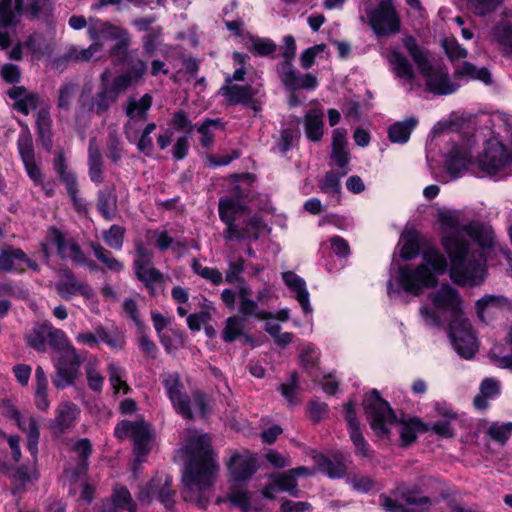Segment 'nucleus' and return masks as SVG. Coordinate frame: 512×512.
Returning <instances> with one entry per match:
<instances>
[{
    "label": "nucleus",
    "instance_id": "f257e3e1",
    "mask_svg": "<svg viewBox=\"0 0 512 512\" xmlns=\"http://www.w3.org/2000/svg\"><path fill=\"white\" fill-rule=\"evenodd\" d=\"M185 451L189 459L182 475L183 498L205 509L209 503L207 491L213 486L218 465L207 435H189Z\"/></svg>",
    "mask_w": 512,
    "mask_h": 512
},
{
    "label": "nucleus",
    "instance_id": "f03ea898",
    "mask_svg": "<svg viewBox=\"0 0 512 512\" xmlns=\"http://www.w3.org/2000/svg\"><path fill=\"white\" fill-rule=\"evenodd\" d=\"M442 245L450 258L449 275L460 286H478L486 277V258L482 251H470L468 240L459 232L442 237Z\"/></svg>",
    "mask_w": 512,
    "mask_h": 512
},
{
    "label": "nucleus",
    "instance_id": "7ed1b4c3",
    "mask_svg": "<svg viewBox=\"0 0 512 512\" xmlns=\"http://www.w3.org/2000/svg\"><path fill=\"white\" fill-rule=\"evenodd\" d=\"M423 262L415 269L399 267L396 276L397 287H394L392 279L387 281V294L393 297L401 291L413 296H419L426 288L436 287L438 279L436 274H443L448 266L446 258L436 249H428L423 253Z\"/></svg>",
    "mask_w": 512,
    "mask_h": 512
},
{
    "label": "nucleus",
    "instance_id": "20e7f679",
    "mask_svg": "<svg viewBox=\"0 0 512 512\" xmlns=\"http://www.w3.org/2000/svg\"><path fill=\"white\" fill-rule=\"evenodd\" d=\"M218 214L225 225L223 237L226 241H257L265 227L261 215L252 214L248 205L238 204L230 198L219 199Z\"/></svg>",
    "mask_w": 512,
    "mask_h": 512
},
{
    "label": "nucleus",
    "instance_id": "39448f33",
    "mask_svg": "<svg viewBox=\"0 0 512 512\" xmlns=\"http://www.w3.org/2000/svg\"><path fill=\"white\" fill-rule=\"evenodd\" d=\"M125 92L126 90L114 78L109 79V72L104 71L100 75L95 91L91 83L82 86L77 99L79 111L104 117Z\"/></svg>",
    "mask_w": 512,
    "mask_h": 512
},
{
    "label": "nucleus",
    "instance_id": "423d86ee",
    "mask_svg": "<svg viewBox=\"0 0 512 512\" xmlns=\"http://www.w3.org/2000/svg\"><path fill=\"white\" fill-rule=\"evenodd\" d=\"M404 48L417 65L419 72L425 77L426 88L436 95H449L454 93L459 85L451 81L447 72L439 65H433L428 52L421 48L415 37L407 35L402 39Z\"/></svg>",
    "mask_w": 512,
    "mask_h": 512
},
{
    "label": "nucleus",
    "instance_id": "0eeeda50",
    "mask_svg": "<svg viewBox=\"0 0 512 512\" xmlns=\"http://www.w3.org/2000/svg\"><path fill=\"white\" fill-rule=\"evenodd\" d=\"M367 421L374 433L379 437L390 434V426L398 422L397 416L390 404L384 400L378 390L373 389L364 401Z\"/></svg>",
    "mask_w": 512,
    "mask_h": 512
},
{
    "label": "nucleus",
    "instance_id": "6e6552de",
    "mask_svg": "<svg viewBox=\"0 0 512 512\" xmlns=\"http://www.w3.org/2000/svg\"><path fill=\"white\" fill-rule=\"evenodd\" d=\"M400 499L401 502L385 494L379 496L380 506L386 512H430L437 502V498L423 495L421 489L416 486L402 490Z\"/></svg>",
    "mask_w": 512,
    "mask_h": 512
},
{
    "label": "nucleus",
    "instance_id": "1a4fd4ad",
    "mask_svg": "<svg viewBox=\"0 0 512 512\" xmlns=\"http://www.w3.org/2000/svg\"><path fill=\"white\" fill-rule=\"evenodd\" d=\"M55 372L51 377L52 384L58 390L74 386L80 375V367L84 357L77 349L68 348L53 358Z\"/></svg>",
    "mask_w": 512,
    "mask_h": 512
},
{
    "label": "nucleus",
    "instance_id": "9d476101",
    "mask_svg": "<svg viewBox=\"0 0 512 512\" xmlns=\"http://www.w3.org/2000/svg\"><path fill=\"white\" fill-rule=\"evenodd\" d=\"M448 336L456 353L464 359H472L478 351V342L467 318L455 317L448 327Z\"/></svg>",
    "mask_w": 512,
    "mask_h": 512
},
{
    "label": "nucleus",
    "instance_id": "9b49d317",
    "mask_svg": "<svg viewBox=\"0 0 512 512\" xmlns=\"http://www.w3.org/2000/svg\"><path fill=\"white\" fill-rule=\"evenodd\" d=\"M47 238L51 245L56 248L57 255L62 259H71L74 263L79 266H86L90 270L96 269V264L87 258L73 238H68L56 227H50L47 232Z\"/></svg>",
    "mask_w": 512,
    "mask_h": 512
},
{
    "label": "nucleus",
    "instance_id": "f8f14e48",
    "mask_svg": "<svg viewBox=\"0 0 512 512\" xmlns=\"http://www.w3.org/2000/svg\"><path fill=\"white\" fill-rule=\"evenodd\" d=\"M369 25L378 37L389 36L400 31V18L391 0H381L378 6L367 13Z\"/></svg>",
    "mask_w": 512,
    "mask_h": 512
},
{
    "label": "nucleus",
    "instance_id": "ddd939ff",
    "mask_svg": "<svg viewBox=\"0 0 512 512\" xmlns=\"http://www.w3.org/2000/svg\"><path fill=\"white\" fill-rule=\"evenodd\" d=\"M477 162L481 171L493 175L512 162V154L501 142L489 139Z\"/></svg>",
    "mask_w": 512,
    "mask_h": 512
},
{
    "label": "nucleus",
    "instance_id": "4468645a",
    "mask_svg": "<svg viewBox=\"0 0 512 512\" xmlns=\"http://www.w3.org/2000/svg\"><path fill=\"white\" fill-rule=\"evenodd\" d=\"M162 384L177 413L184 418L192 419L191 399L185 393V387L177 372L164 373L161 375Z\"/></svg>",
    "mask_w": 512,
    "mask_h": 512
},
{
    "label": "nucleus",
    "instance_id": "2eb2a0df",
    "mask_svg": "<svg viewBox=\"0 0 512 512\" xmlns=\"http://www.w3.org/2000/svg\"><path fill=\"white\" fill-rule=\"evenodd\" d=\"M53 169L60 181L65 185L67 194L78 213L87 212L85 201L79 196V188L76 174L68 168V163L63 153H59L53 159Z\"/></svg>",
    "mask_w": 512,
    "mask_h": 512
},
{
    "label": "nucleus",
    "instance_id": "dca6fc26",
    "mask_svg": "<svg viewBox=\"0 0 512 512\" xmlns=\"http://www.w3.org/2000/svg\"><path fill=\"white\" fill-rule=\"evenodd\" d=\"M3 415L16 422L17 426L27 435V449L36 458L38 453V442L40 438L39 426L35 418L31 417L26 425L20 411L14 406L10 399H3L1 402Z\"/></svg>",
    "mask_w": 512,
    "mask_h": 512
},
{
    "label": "nucleus",
    "instance_id": "f3484780",
    "mask_svg": "<svg viewBox=\"0 0 512 512\" xmlns=\"http://www.w3.org/2000/svg\"><path fill=\"white\" fill-rule=\"evenodd\" d=\"M276 65V73L282 85L291 92L314 90L318 86L317 77L312 73H301L294 64Z\"/></svg>",
    "mask_w": 512,
    "mask_h": 512
},
{
    "label": "nucleus",
    "instance_id": "a211bd4d",
    "mask_svg": "<svg viewBox=\"0 0 512 512\" xmlns=\"http://www.w3.org/2000/svg\"><path fill=\"white\" fill-rule=\"evenodd\" d=\"M17 148L29 178L35 185H42L44 176L36 164L33 139L28 129L20 133Z\"/></svg>",
    "mask_w": 512,
    "mask_h": 512
},
{
    "label": "nucleus",
    "instance_id": "6ab92c4d",
    "mask_svg": "<svg viewBox=\"0 0 512 512\" xmlns=\"http://www.w3.org/2000/svg\"><path fill=\"white\" fill-rule=\"evenodd\" d=\"M435 309L449 312L453 318L461 317L462 299L458 290L449 284H442L439 289L428 295Z\"/></svg>",
    "mask_w": 512,
    "mask_h": 512
},
{
    "label": "nucleus",
    "instance_id": "aec40b11",
    "mask_svg": "<svg viewBox=\"0 0 512 512\" xmlns=\"http://www.w3.org/2000/svg\"><path fill=\"white\" fill-rule=\"evenodd\" d=\"M219 93L225 98L229 106L243 105L257 111L258 107L253 100L256 91L249 85H224Z\"/></svg>",
    "mask_w": 512,
    "mask_h": 512
},
{
    "label": "nucleus",
    "instance_id": "412c9836",
    "mask_svg": "<svg viewBox=\"0 0 512 512\" xmlns=\"http://www.w3.org/2000/svg\"><path fill=\"white\" fill-rule=\"evenodd\" d=\"M22 12H17L12 0H0V48L11 45V35L7 29H14L19 23Z\"/></svg>",
    "mask_w": 512,
    "mask_h": 512
},
{
    "label": "nucleus",
    "instance_id": "4be33fe9",
    "mask_svg": "<svg viewBox=\"0 0 512 512\" xmlns=\"http://www.w3.org/2000/svg\"><path fill=\"white\" fill-rule=\"evenodd\" d=\"M123 64L126 66L125 72L114 79L127 91L143 79L147 72V63L137 53H133Z\"/></svg>",
    "mask_w": 512,
    "mask_h": 512
},
{
    "label": "nucleus",
    "instance_id": "5701e85b",
    "mask_svg": "<svg viewBox=\"0 0 512 512\" xmlns=\"http://www.w3.org/2000/svg\"><path fill=\"white\" fill-rule=\"evenodd\" d=\"M55 288L58 294L66 300H70L76 294L86 298H90L93 294L91 286L79 282L71 270H64L62 279L56 284Z\"/></svg>",
    "mask_w": 512,
    "mask_h": 512
},
{
    "label": "nucleus",
    "instance_id": "b1692460",
    "mask_svg": "<svg viewBox=\"0 0 512 512\" xmlns=\"http://www.w3.org/2000/svg\"><path fill=\"white\" fill-rule=\"evenodd\" d=\"M228 469L233 481L246 482L256 473L257 460L251 456L235 454L230 459Z\"/></svg>",
    "mask_w": 512,
    "mask_h": 512
},
{
    "label": "nucleus",
    "instance_id": "393cba45",
    "mask_svg": "<svg viewBox=\"0 0 512 512\" xmlns=\"http://www.w3.org/2000/svg\"><path fill=\"white\" fill-rule=\"evenodd\" d=\"M114 433L119 439L130 437L133 442L151 440L149 425L142 420H122L116 425Z\"/></svg>",
    "mask_w": 512,
    "mask_h": 512
},
{
    "label": "nucleus",
    "instance_id": "a878e982",
    "mask_svg": "<svg viewBox=\"0 0 512 512\" xmlns=\"http://www.w3.org/2000/svg\"><path fill=\"white\" fill-rule=\"evenodd\" d=\"M80 413L79 408L72 402L61 404L57 409V415L51 425L55 434H63L75 424Z\"/></svg>",
    "mask_w": 512,
    "mask_h": 512
},
{
    "label": "nucleus",
    "instance_id": "bb28decb",
    "mask_svg": "<svg viewBox=\"0 0 512 512\" xmlns=\"http://www.w3.org/2000/svg\"><path fill=\"white\" fill-rule=\"evenodd\" d=\"M472 164V154L469 149L465 147H455L451 150L449 158L446 161L447 172L456 179Z\"/></svg>",
    "mask_w": 512,
    "mask_h": 512
},
{
    "label": "nucleus",
    "instance_id": "cd10ccee",
    "mask_svg": "<svg viewBox=\"0 0 512 512\" xmlns=\"http://www.w3.org/2000/svg\"><path fill=\"white\" fill-rule=\"evenodd\" d=\"M282 280L289 289L296 294V299L301 305L303 312L305 314L311 313L312 308L309 301V292L304 279L292 271H285L282 273Z\"/></svg>",
    "mask_w": 512,
    "mask_h": 512
},
{
    "label": "nucleus",
    "instance_id": "c85d7f7f",
    "mask_svg": "<svg viewBox=\"0 0 512 512\" xmlns=\"http://www.w3.org/2000/svg\"><path fill=\"white\" fill-rule=\"evenodd\" d=\"M88 175L92 183L101 184L104 181V160L96 138H91L88 144Z\"/></svg>",
    "mask_w": 512,
    "mask_h": 512
},
{
    "label": "nucleus",
    "instance_id": "c756f323",
    "mask_svg": "<svg viewBox=\"0 0 512 512\" xmlns=\"http://www.w3.org/2000/svg\"><path fill=\"white\" fill-rule=\"evenodd\" d=\"M246 322L244 318L239 316H230L224 322V328L221 337L226 343H233L237 339L243 338L246 343H252L251 335L245 333Z\"/></svg>",
    "mask_w": 512,
    "mask_h": 512
},
{
    "label": "nucleus",
    "instance_id": "7c9ffc66",
    "mask_svg": "<svg viewBox=\"0 0 512 512\" xmlns=\"http://www.w3.org/2000/svg\"><path fill=\"white\" fill-rule=\"evenodd\" d=\"M36 130L38 139L40 140L43 148L50 151L53 146L52 141V119L50 115V108L48 106L38 109L36 114Z\"/></svg>",
    "mask_w": 512,
    "mask_h": 512
},
{
    "label": "nucleus",
    "instance_id": "2f4dec72",
    "mask_svg": "<svg viewBox=\"0 0 512 512\" xmlns=\"http://www.w3.org/2000/svg\"><path fill=\"white\" fill-rule=\"evenodd\" d=\"M97 210L107 221L115 218L117 212V195L115 188L106 187L97 192Z\"/></svg>",
    "mask_w": 512,
    "mask_h": 512
},
{
    "label": "nucleus",
    "instance_id": "473e14b6",
    "mask_svg": "<svg viewBox=\"0 0 512 512\" xmlns=\"http://www.w3.org/2000/svg\"><path fill=\"white\" fill-rule=\"evenodd\" d=\"M154 480H158L155 488L157 500L164 505L167 510H172L175 505L176 491L172 489V477L168 474H157Z\"/></svg>",
    "mask_w": 512,
    "mask_h": 512
},
{
    "label": "nucleus",
    "instance_id": "72a5a7b5",
    "mask_svg": "<svg viewBox=\"0 0 512 512\" xmlns=\"http://www.w3.org/2000/svg\"><path fill=\"white\" fill-rule=\"evenodd\" d=\"M393 66V71L398 78L404 79L408 84L415 80V72L407 57L398 50H392L388 57Z\"/></svg>",
    "mask_w": 512,
    "mask_h": 512
},
{
    "label": "nucleus",
    "instance_id": "f704fd0d",
    "mask_svg": "<svg viewBox=\"0 0 512 512\" xmlns=\"http://www.w3.org/2000/svg\"><path fill=\"white\" fill-rule=\"evenodd\" d=\"M152 96L144 94L140 99L129 97L125 107V114L131 120L145 121L148 118V111L152 106Z\"/></svg>",
    "mask_w": 512,
    "mask_h": 512
},
{
    "label": "nucleus",
    "instance_id": "c9c22d12",
    "mask_svg": "<svg viewBox=\"0 0 512 512\" xmlns=\"http://www.w3.org/2000/svg\"><path fill=\"white\" fill-rule=\"evenodd\" d=\"M418 124V119L415 117H409L404 121H398L393 123L388 128V138L392 143L404 144L406 143L412 131Z\"/></svg>",
    "mask_w": 512,
    "mask_h": 512
},
{
    "label": "nucleus",
    "instance_id": "e433bc0d",
    "mask_svg": "<svg viewBox=\"0 0 512 512\" xmlns=\"http://www.w3.org/2000/svg\"><path fill=\"white\" fill-rule=\"evenodd\" d=\"M49 321L36 323L24 335L26 344L38 352H46L47 350V334Z\"/></svg>",
    "mask_w": 512,
    "mask_h": 512
},
{
    "label": "nucleus",
    "instance_id": "4c0bfd02",
    "mask_svg": "<svg viewBox=\"0 0 512 512\" xmlns=\"http://www.w3.org/2000/svg\"><path fill=\"white\" fill-rule=\"evenodd\" d=\"M491 36L495 43L502 47L507 54H512V22L502 19L491 30Z\"/></svg>",
    "mask_w": 512,
    "mask_h": 512
},
{
    "label": "nucleus",
    "instance_id": "58836bf2",
    "mask_svg": "<svg viewBox=\"0 0 512 512\" xmlns=\"http://www.w3.org/2000/svg\"><path fill=\"white\" fill-rule=\"evenodd\" d=\"M305 134L312 142H319L323 137V114L315 109L309 110L304 117Z\"/></svg>",
    "mask_w": 512,
    "mask_h": 512
},
{
    "label": "nucleus",
    "instance_id": "ea45409f",
    "mask_svg": "<svg viewBox=\"0 0 512 512\" xmlns=\"http://www.w3.org/2000/svg\"><path fill=\"white\" fill-rule=\"evenodd\" d=\"M430 431V424L423 422L418 417L410 418L408 421L402 423L400 430V438L404 446H408L415 442L417 432Z\"/></svg>",
    "mask_w": 512,
    "mask_h": 512
},
{
    "label": "nucleus",
    "instance_id": "a19ab883",
    "mask_svg": "<svg viewBox=\"0 0 512 512\" xmlns=\"http://www.w3.org/2000/svg\"><path fill=\"white\" fill-rule=\"evenodd\" d=\"M89 246L94 253L96 259L104 264L108 270L119 273L124 269L121 261L116 259L112 253L98 242H90Z\"/></svg>",
    "mask_w": 512,
    "mask_h": 512
},
{
    "label": "nucleus",
    "instance_id": "79ce46f5",
    "mask_svg": "<svg viewBox=\"0 0 512 512\" xmlns=\"http://www.w3.org/2000/svg\"><path fill=\"white\" fill-rule=\"evenodd\" d=\"M456 76L467 77L473 80H479L486 85L492 83V75L486 67L478 68L470 62H463L461 67L455 71Z\"/></svg>",
    "mask_w": 512,
    "mask_h": 512
},
{
    "label": "nucleus",
    "instance_id": "37998d69",
    "mask_svg": "<svg viewBox=\"0 0 512 512\" xmlns=\"http://www.w3.org/2000/svg\"><path fill=\"white\" fill-rule=\"evenodd\" d=\"M79 86L72 81H66L60 85L57 95V108L60 111H70L72 103L78 92Z\"/></svg>",
    "mask_w": 512,
    "mask_h": 512
},
{
    "label": "nucleus",
    "instance_id": "c03bdc74",
    "mask_svg": "<svg viewBox=\"0 0 512 512\" xmlns=\"http://www.w3.org/2000/svg\"><path fill=\"white\" fill-rule=\"evenodd\" d=\"M349 170L336 173L334 171H328L325 173L324 178L319 183V188L326 194L333 195L339 200L341 192L340 179L344 177Z\"/></svg>",
    "mask_w": 512,
    "mask_h": 512
},
{
    "label": "nucleus",
    "instance_id": "a18cd8bd",
    "mask_svg": "<svg viewBox=\"0 0 512 512\" xmlns=\"http://www.w3.org/2000/svg\"><path fill=\"white\" fill-rule=\"evenodd\" d=\"M112 505L110 507H115L120 510H127L128 512H136L137 505L135 501L132 499V496L129 490L125 486H116L114 488L112 494Z\"/></svg>",
    "mask_w": 512,
    "mask_h": 512
},
{
    "label": "nucleus",
    "instance_id": "49530a36",
    "mask_svg": "<svg viewBox=\"0 0 512 512\" xmlns=\"http://www.w3.org/2000/svg\"><path fill=\"white\" fill-rule=\"evenodd\" d=\"M316 462L320 471L330 478H342L346 474V466L343 461L331 460L325 455H319Z\"/></svg>",
    "mask_w": 512,
    "mask_h": 512
},
{
    "label": "nucleus",
    "instance_id": "de8ad7c7",
    "mask_svg": "<svg viewBox=\"0 0 512 512\" xmlns=\"http://www.w3.org/2000/svg\"><path fill=\"white\" fill-rule=\"evenodd\" d=\"M47 344L57 353V355L68 348H74V346L70 344L64 331L55 328L50 322L48 326Z\"/></svg>",
    "mask_w": 512,
    "mask_h": 512
},
{
    "label": "nucleus",
    "instance_id": "09e8293b",
    "mask_svg": "<svg viewBox=\"0 0 512 512\" xmlns=\"http://www.w3.org/2000/svg\"><path fill=\"white\" fill-rule=\"evenodd\" d=\"M136 278L148 286L150 282H164V274L152 265H140L138 262L133 267Z\"/></svg>",
    "mask_w": 512,
    "mask_h": 512
},
{
    "label": "nucleus",
    "instance_id": "8fccbe9b",
    "mask_svg": "<svg viewBox=\"0 0 512 512\" xmlns=\"http://www.w3.org/2000/svg\"><path fill=\"white\" fill-rule=\"evenodd\" d=\"M125 234L124 226L113 224L108 230L102 232V239L108 247L119 251L123 247Z\"/></svg>",
    "mask_w": 512,
    "mask_h": 512
},
{
    "label": "nucleus",
    "instance_id": "3c124183",
    "mask_svg": "<svg viewBox=\"0 0 512 512\" xmlns=\"http://www.w3.org/2000/svg\"><path fill=\"white\" fill-rule=\"evenodd\" d=\"M238 312L241 318L246 320L247 317L253 316L257 319H272L273 313L259 308L257 301L254 299H246L239 302Z\"/></svg>",
    "mask_w": 512,
    "mask_h": 512
},
{
    "label": "nucleus",
    "instance_id": "603ef678",
    "mask_svg": "<svg viewBox=\"0 0 512 512\" xmlns=\"http://www.w3.org/2000/svg\"><path fill=\"white\" fill-rule=\"evenodd\" d=\"M116 41L110 49V56L115 64H123L134 53L129 52L131 44L129 33H124V36Z\"/></svg>",
    "mask_w": 512,
    "mask_h": 512
},
{
    "label": "nucleus",
    "instance_id": "864d4df0",
    "mask_svg": "<svg viewBox=\"0 0 512 512\" xmlns=\"http://www.w3.org/2000/svg\"><path fill=\"white\" fill-rule=\"evenodd\" d=\"M504 0H467V8L474 15L484 17L502 5Z\"/></svg>",
    "mask_w": 512,
    "mask_h": 512
},
{
    "label": "nucleus",
    "instance_id": "5fc2aeb1",
    "mask_svg": "<svg viewBox=\"0 0 512 512\" xmlns=\"http://www.w3.org/2000/svg\"><path fill=\"white\" fill-rule=\"evenodd\" d=\"M102 50V44L95 42L91 44L86 49L78 50L76 47H71L66 55L64 56V59L66 61H89L91 60L96 53H99Z\"/></svg>",
    "mask_w": 512,
    "mask_h": 512
},
{
    "label": "nucleus",
    "instance_id": "6e6d98bb",
    "mask_svg": "<svg viewBox=\"0 0 512 512\" xmlns=\"http://www.w3.org/2000/svg\"><path fill=\"white\" fill-rule=\"evenodd\" d=\"M468 233L482 248H491L494 244L493 231L484 225L470 226Z\"/></svg>",
    "mask_w": 512,
    "mask_h": 512
},
{
    "label": "nucleus",
    "instance_id": "4d7b16f0",
    "mask_svg": "<svg viewBox=\"0 0 512 512\" xmlns=\"http://www.w3.org/2000/svg\"><path fill=\"white\" fill-rule=\"evenodd\" d=\"M507 303V298L499 295L486 294L476 301L475 307L478 317L484 320V312L488 308H500Z\"/></svg>",
    "mask_w": 512,
    "mask_h": 512
},
{
    "label": "nucleus",
    "instance_id": "13d9d810",
    "mask_svg": "<svg viewBox=\"0 0 512 512\" xmlns=\"http://www.w3.org/2000/svg\"><path fill=\"white\" fill-rule=\"evenodd\" d=\"M33 476L28 472L26 466H20L11 473L10 481L12 485V493L17 494L25 491L26 485L30 483Z\"/></svg>",
    "mask_w": 512,
    "mask_h": 512
},
{
    "label": "nucleus",
    "instance_id": "bf43d9fd",
    "mask_svg": "<svg viewBox=\"0 0 512 512\" xmlns=\"http://www.w3.org/2000/svg\"><path fill=\"white\" fill-rule=\"evenodd\" d=\"M25 259V253L19 248L9 247L0 251V269L4 272H11L15 269L16 260Z\"/></svg>",
    "mask_w": 512,
    "mask_h": 512
},
{
    "label": "nucleus",
    "instance_id": "052dcab7",
    "mask_svg": "<svg viewBox=\"0 0 512 512\" xmlns=\"http://www.w3.org/2000/svg\"><path fill=\"white\" fill-rule=\"evenodd\" d=\"M245 270V260L242 257L237 258L235 261H229L228 268L225 271V281L229 284L236 285L244 283L242 276Z\"/></svg>",
    "mask_w": 512,
    "mask_h": 512
},
{
    "label": "nucleus",
    "instance_id": "680f3d73",
    "mask_svg": "<svg viewBox=\"0 0 512 512\" xmlns=\"http://www.w3.org/2000/svg\"><path fill=\"white\" fill-rule=\"evenodd\" d=\"M191 266L194 273L210 281L213 285H220L223 282V275L217 268L202 266L197 259H193Z\"/></svg>",
    "mask_w": 512,
    "mask_h": 512
},
{
    "label": "nucleus",
    "instance_id": "e2e57ef3",
    "mask_svg": "<svg viewBox=\"0 0 512 512\" xmlns=\"http://www.w3.org/2000/svg\"><path fill=\"white\" fill-rule=\"evenodd\" d=\"M96 358L90 360L85 366V374L87 378L88 387L94 392L102 391L104 384V377L101 373L96 369L95 362Z\"/></svg>",
    "mask_w": 512,
    "mask_h": 512
},
{
    "label": "nucleus",
    "instance_id": "0e129e2a",
    "mask_svg": "<svg viewBox=\"0 0 512 512\" xmlns=\"http://www.w3.org/2000/svg\"><path fill=\"white\" fill-rule=\"evenodd\" d=\"M211 126L216 128H223L220 119L206 118L203 123L197 128V131L201 134L200 144L203 147H210L214 143V134L209 130Z\"/></svg>",
    "mask_w": 512,
    "mask_h": 512
},
{
    "label": "nucleus",
    "instance_id": "69168bd1",
    "mask_svg": "<svg viewBox=\"0 0 512 512\" xmlns=\"http://www.w3.org/2000/svg\"><path fill=\"white\" fill-rule=\"evenodd\" d=\"M169 125L177 131H183L184 135H191L195 128V125L183 110H179L173 114Z\"/></svg>",
    "mask_w": 512,
    "mask_h": 512
},
{
    "label": "nucleus",
    "instance_id": "338daca9",
    "mask_svg": "<svg viewBox=\"0 0 512 512\" xmlns=\"http://www.w3.org/2000/svg\"><path fill=\"white\" fill-rule=\"evenodd\" d=\"M296 41L292 35H287L283 38V43L280 46L281 61L277 65H287L294 62L296 56Z\"/></svg>",
    "mask_w": 512,
    "mask_h": 512
},
{
    "label": "nucleus",
    "instance_id": "774afa93",
    "mask_svg": "<svg viewBox=\"0 0 512 512\" xmlns=\"http://www.w3.org/2000/svg\"><path fill=\"white\" fill-rule=\"evenodd\" d=\"M163 34V29L160 26L153 27L142 37V44L144 52L151 56L157 48V42Z\"/></svg>",
    "mask_w": 512,
    "mask_h": 512
}]
</instances>
